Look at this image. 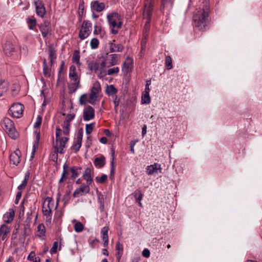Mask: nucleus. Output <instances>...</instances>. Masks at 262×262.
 <instances>
[{"instance_id": "1", "label": "nucleus", "mask_w": 262, "mask_h": 262, "mask_svg": "<svg viewBox=\"0 0 262 262\" xmlns=\"http://www.w3.org/2000/svg\"><path fill=\"white\" fill-rule=\"evenodd\" d=\"M193 18L194 26L199 30L204 32L209 28L211 19L207 9L196 10Z\"/></svg>"}, {"instance_id": "2", "label": "nucleus", "mask_w": 262, "mask_h": 262, "mask_svg": "<svg viewBox=\"0 0 262 262\" xmlns=\"http://www.w3.org/2000/svg\"><path fill=\"white\" fill-rule=\"evenodd\" d=\"M61 129L59 126L56 128V145H54V151L53 156L54 157L56 160L58 158V152L60 154L64 153V148L66 147V144L68 141L69 138L64 137H61Z\"/></svg>"}, {"instance_id": "3", "label": "nucleus", "mask_w": 262, "mask_h": 262, "mask_svg": "<svg viewBox=\"0 0 262 262\" xmlns=\"http://www.w3.org/2000/svg\"><path fill=\"white\" fill-rule=\"evenodd\" d=\"M2 126L11 138L16 139L18 137L14 124L10 119L5 118L2 122Z\"/></svg>"}, {"instance_id": "4", "label": "nucleus", "mask_w": 262, "mask_h": 262, "mask_svg": "<svg viewBox=\"0 0 262 262\" xmlns=\"http://www.w3.org/2000/svg\"><path fill=\"white\" fill-rule=\"evenodd\" d=\"M92 31V24L88 20L83 21L81 29L79 33V37L81 39L87 38Z\"/></svg>"}, {"instance_id": "5", "label": "nucleus", "mask_w": 262, "mask_h": 262, "mask_svg": "<svg viewBox=\"0 0 262 262\" xmlns=\"http://www.w3.org/2000/svg\"><path fill=\"white\" fill-rule=\"evenodd\" d=\"M100 91L101 86L100 84L98 82L95 83L91 90L89 100L88 101L90 103L92 104L94 103L98 97V94Z\"/></svg>"}, {"instance_id": "6", "label": "nucleus", "mask_w": 262, "mask_h": 262, "mask_svg": "<svg viewBox=\"0 0 262 262\" xmlns=\"http://www.w3.org/2000/svg\"><path fill=\"white\" fill-rule=\"evenodd\" d=\"M107 17L110 27L112 28L111 30L112 33L114 34H116L118 33V30L115 28L117 21L119 19V14L117 13L109 14Z\"/></svg>"}, {"instance_id": "7", "label": "nucleus", "mask_w": 262, "mask_h": 262, "mask_svg": "<svg viewBox=\"0 0 262 262\" xmlns=\"http://www.w3.org/2000/svg\"><path fill=\"white\" fill-rule=\"evenodd\" d=\"M23 105L20 103H14L9 110V113L13 117L19 118L23 114Z\"/></svg>"}, {"instance_id": "8", "label": "nucleus", "mask_w": 262, "mask_h": 262, "mask_svg": "<svg viewBox=\"0 0 262 262\" xmlns=\"http://www.w3.org/2000/svg\"><path fill=\"white\" fill-rule=\"evenodd\" d=\"M117 62V55L116 54H111L107 55L106 58H104L101 61L100 66L102 68H109L116 64Z\"/></svg>"}, {"instance_id": "9", "label": "nucleus", "mask_w": 262, "mask_h": 262, "mask_svg": "<svg viewBox=\"0 0 262 262\" xmlns=\"http://www.w3.org/2000/svg\"><path fill=\"white\" fill-rule=\"evenodd\" d=\"M83 120L89 121L93 119L95 117L94 109L91 106H87L83 110Z\"/></svg>"}, {"instance_id": "10", "label": "nucleus", "mask_w": 262, "mask_h": 262, "mask_svg": "<svg viewBox=\"0 0 262 262\" xmlns=\"http://www.w3.org/2000/svg\"><path fill=\"white\" fill-rule=\"evenodd\" d=\"M90 191V187L88 185L82 184L79 188H77L74 192L73 196L74 198H77L86 194Z\"/></svg>"}, {"instance_id": "11", "label": "nucleus", "mask_w": 262, "mask_h": 262, "mask_svg": "<svg viewBox=\"0 0 262 262\" xmlns=\"http://www.w3.org/2000/svg\"><path fill=\"white\" fill-rule=\"evenodd\" d=\"M153 4L151 2H147L145 4L144 9L143 11L144 18H151L152 13Z\"/></svg>"}, {"instance_id": "12", "label": "nucleus", "mask_w": 262, "mask_h": 262, "mask_svg": "<svg viewBox=\"0 0 262 262\" xmlns=\"http://www.w3.org/2000/svg\"><path fill=\"white\" fill-rule=\"evenodd\" d=\"M36 12L41 17H43L46 13V9L42 2L38 1L34 2Z\"/></svg>"}, {"instance_id": "13", "label": "nucleus", "mask_w": 262, "mask_h": 262, "mask_svg": "<svg viewBox=\"0 0 262 262\" xmlns=\"http://www.w3.org/2000/svg\"><path fill=\"white\" fill-rule=\"evenodd\" d=\"M20 151L16 150L14 152L11 153L10 156V162L15 165H18L20 162Z\"/></svg>"}, {"instance_id": "14", "label": "nucleus", "mask_w": 262, "mask_h": 262, "mask_svg": "<svg viewBox=\"0 0 262 262\" xmlns=\"http://www.w3.org/2000/svg\"><path fill=\"white\" fill-rule=\"evenodd\" d=\"M159 170L161 172V165L158 163L148 166L146 168V173L148 175H151L154 173H157V170Z\"/></svg>"}, {"instance_id": "15", "label": "nucleus", "mask_w": 262, "mask_h": 262, "mask_svg": "<svg viewBox=\"0 0 262 262\" xmlns=\"http://www.w3.org/2000/svg\"><path fill=\"white\" fill-rule=\"evenodd\" d=\"M91 8L98 12L102 11L105 8V4L103 3H99L95 1L91 3Z\"/></svg>"}, {"instance_id": "16", "label": "nucleus", "mask_w": 262, "mask_h": 262, "mask_svg": "<svg viewBox=\"0 0 262 262\" xmlns=\"http://www.w3.org/2000/svg\"><path fill=\"white\" fill-rule=\"evenodd\" d=\"M76 68L74 66H71L70 68L69 78L73 81H80V79L76 72Z\"/></svg>"}, {"instance_id": "17", "label": "nucleus", "mask_w": 262, "mask_h": 262, "mask_svg": "<svg viewBox=\"0 0 262 262\" xmlns=\"http://www.w3.org/2000/svg\"><path fill=\"white\" fill-rule=\"evenodd\" d=\"M54 206V202L53 199L50 197H47L43 203L42 208L52 210Z\"/></svg>"}, {"instance_id": "18", "label": "nucleus", "mask_w": 262, "mask_h": 262, "mask_svg": "<svg viewBox=\"0 0 262 262\" xmlns=\"http://www.w3.org/2000/svg\"><path fill=\"white\" fill-rule=\"evenodd\" d=\"M10 230L8 226L5 225H2L0 228V237L2 236L3 241L6 240L7 234L10 232Z\"/></svg>"}, {"instance_id": "19", "label": "nucleus", "mask_w": 262, "mask_h": 262, "mask_svg": "<svg viewBox=\"0 0 262 262\" xmlns=\"http://www.w3.org/2000/svg\"><path fill=\"white\" fill-rule=\"evenodd\" d=\"M116 250L117 251L116 254V258L118 261H120L121 257L123 255V245L119 242L116 243Z\"/></svg>"}, {"instance_id": "20", "label": "nucleus", "mask_w": 262, "mask_h": 262, "mask_svg": "<svg viewBox=\"0 0 262 262\" xmlns=\"http://www.w3.org/2000/svg\"><path fill=\"white\" fill-rule=\"evenodd\" d=\"M80 81H73V82L69 84L68 86L69 93L70 94H73L75 93L78 89L80 88Z\"/></svg>"}, {"instance_id": "21", "label": "nucleus", "mask_w": 262, "mask_h": 262, "mask_svg": "<svg viewBox=\"0 0 262 262\" xmlns=\"http://www.w3.org/2000/svg\"><path fill=\"white\" fill-rule=\"evenodd\" d=\"M9 85L7 81L0 80V97L2 96L8 90Z\"/></svg>"}, {"instance_id": "22", "label": "nucleus", "mask_w": 262, "mask_h": 262, "mask_svg": "<svg viewBox=\"0 0 262 262\" xmlns=\"http://www.w3.org/2000/svg\"><path fill=\"white\" fill-rule=\"evenodd\" d=\"M94 164L95 166L101 168L105 164V158L103 156H101L100 157H97L94 161Z\"/></svg>"}, {"instance_id": "23", "label": "nucleus", "mask_w": 262, "mask_h": 262, "mask_svg": "<svg viewBox=\"0 0 262 262\" xmlns=\"http://www.w3.org/2000/svg\"><path fill=\"white\" fill-rule=\"evenodd\" d=\"M40 30L41 32L42 35L43 37H46L48 33L50 31V28L49 27V23L48 22H44L40 27Z\"/></svg>"}, {"instance_id": "24", "label": "nucleus", "mask_w": 262, "mask_h": 262, "mask_svg": "<svg viewBox=\"0 0 262 262\" xmlns=\"http://www.w3.org/2000/svg\"><path fill=\"white\" fill-rule=\"evenodd\" d=\"M123 49V46L121 44H115L113 42L110 43V50L111 52H122Z\"/></svg>"}, {"instance_id": "25", "label": "nucleus", "mask_w": 262, "mask_h": 262, "mask_svg": "<svg viewBox=\"0 0 262 262\" xmlns=\"http://www.w3.org/2000/svg\"><path fill=\"white\" fill-rule=\"evenodd\" d=\"M83 177L85 180L88 184H91L93 182V179L91 177V169L87 167L85 168L83 174Z\"/></svg>"}, {"instance_id": "26", "label": "nucleus", "mask_w": 262, "mask_h": 262, "mask_svg": "<svg viewBox=\"0 0 262 262\" xmlns=\"http://www.w3.org/2000/svg\"><path fill=\"white\" fill-rule=\"evenodd\" d=\"M15 213L13 209H10L8 212L5 213L4 215L5 222L9 223L12 221Z\"/></svg>"}, {"instance_id": "27", "label": "nucleus", "mask_w": 262, "mask_h": 262, "mask_svg": "<svg viewBox=\"0 0 262 262\" xmlns=\"http://www.w3.org/2000/svg\"><path fill=\"white\" fill-rule=\"evenodd\" d=\"M98 196V201L100 204V210L101 212L104 211V195L100 192H97Z\"/></svg>"}, {"instance_id": "28", "label": "nucleus", "mask_w": 262, "mask_h": 262, "mask_svg": "<svg viewBox=\"0 0 262 262\" xmlns=\"http://www.w3.org/2000/svg\"><path fill=\"white\" fill-rule=\"evenodd\" d=\"M4 50L6 54L10 55L14 51V48L10 43H7L4 47Z\"/></svg>"}, {"instance_id": "29", "label": "nucleus", "mask_w": 262, "mask_h": 262, "mask_svg": "<svg viewBox=\"0 0 262 262\" xmlns=\"http://www.w3.org/2000/svg\"><path fill=\"white\" fill-rule=\"evenodd\" d=\"M88 69L91 71L97 72L99 69V64L98 63L94 61H91L88 63Z\"/></svg>"}, {"instance_id": "30", "label": "nucleus", "mask_w": 262, "mask_h": 262, "mask_svg": "<svg viewBox=\"0 0 262 262\" xmlns=\"http://www.w3.org/2000/svg\"><path fill=\"white\" fill-rule=\"evenodd\" d=\"M112 161L111 162V172H110V178L113 179L114 178L115 169H114V150L112 148Z\"/></svg>"}, {"instance_id": "31", "label": "nucleus", "mask_w": 262, "mask_h": 262, "mask_svg": "<svg viewBox=\"0 0 262 262\" xmlns=\"http://www.w3.org/2000/svg\"><path fill=\"white\" fill-rule=\"evenodd\" d=\"M105 91L108 95L112 96L117 93V90L114 85H110L106 86Z\"/></svg>"}, {"instance_id": "32", "label": "nucleus", "mask_w": 262, "mask_h": 262, "mask_svg": "<svg viewBox=\"0 0 262 262\" xmlns=\"http://www.w3.org/2000/svg\"><path fill=\"white\" fill-rule=\"evenodd\" d=\"M42 211L43 215L46 217V221L50 223L52 220V211L51 210L42 208Z\"/></svg>"}, {"instance_id": "33", "label": "nucleus", "mask_w": 262, "mask_h": 262, "mask_svg": "<svg viewBox=\"0 0 262 262\" xmlns=\"http://www.w3.org/2000/svg\"><path fill=\"white\" fill-rule=\"evenodd\" d=\"M68 165L67 164H64L63 167V172L62 173L61 178L59 180V183L63 182L67 178L68 174Z\"/></svg>"}, {"instance_id": "34", "label": "nucleus", "mask_w": 262, "mask_h": 262, "mask_svg": "<svg viewBox=\"0 0 262 262\" xmlns=\"http://www.w3.org/2000/svg\"><path fill=\"white\" fill-rule=\"evenodd\" d=\"M39 139H40V135H39V133H38L36 134V141H35V143L33 145V150H32V155H31V159H32L33 158L34 155V153H35V152L36 151V148L38 147V144H39Z\"/></svg>"}, {"instance_id": "35", "label": "nucleus", "mask_w": 262, "mask_h": 262, "mask_svg": "<svg viewBox=\"0 0 262 262\" xmlns=\"http://www.w3.org/2000/svg\"><path fill=\"white\" fill-rule=\"evenodd\" d=\"M80 55L79 52L78 50L74 51L72 57V61L74 63H76L77 64H80Z\"/></svg>"}, {"instance_id": "36", "label": "nucleus", "mask_w": 262, "mask_h": 262, "mask_svg": "<svg viewBox=\"0 0 262 262\" xmlns=\"http://www.w3.org/2000/svg\"><path fill=\"white\" fill-rule=\"evenodd\" d=\"M28 259L33 262H40V259L39 257H36L34 252H31L28 256Z\"/></svg>"}, {"instance_id": "37", "label": "nucleus", "mask_w": 262, "mask_h": 262, "mask_svg": "<svg viewBox=\"0 0 262 262\" xmlns=\"http://www.w3.org/2000/svg\"><path fill=\"white\" fill-rule=\"evenodd\" d=\"M133 195L135 198L136 201H141L143 196V194L142 193L141 191L139 189L136 190L134 193Z\"/></svg>"}, {"instance_id": "38", "label": "nucleus", "mask_w": 262, "mask_h": 262, "mask_svg": "<svg viewBox=\"0 0 262 262\" xmlns=\"http://www.w3.org/2000/svg\"><path fill=\"white\" fill-rule=\"evenodd\" d=\"M150 102V97L149 96V94L143 93L142 95V103L143 104H149Z\"/></svg>"}, {"instance_id": "39", "label": "nucleus", "mask_w": 262, "mask_h": 262, "mask_svg": "<svg viewBox=\"0 0 262 262\" xmlns=\"http://www.w3.org/2000/svg\"><path fill=\"white\" fill-rule=\"evenodd\" d=\"M62 126L63 128V134L66 136L68 135L70 133V123H68L64 121Z\"/></svg>"}, {"instance_id": "40", "label": "nucleus", "mask_w": 262, "mask_h": 262, "mask_svg": "<svg viewBox=\"0 0 262 262\" xmlns=\"http://www.w3.org/2000/svg\"><path fill=\"white\" fill-rule=\"evenodd\" d=\"M27 23L28 25L29 29L32 30L36 25V19L28 18Z\"/></svg>"}, {"instance_id": "41", "label": "nucleus", "mask_w": 262, "mask_h": 262, "mask_svg": "<svg viewBox=\"0 0 262 262\" xmlns=\"http://www.w3.org/2000/svg\"><path fill=\"white\" fill-rule=\"evenodd\" d=\"M81 168L79 167H72L71 168V171L72 172L71 178L73 179H75L78 174V170H80Z\"/></svg>"}, {"instance_id": "42", "label": "nucleus", "mask_w": 262, "mask_h": 262, "mask_svg": "<svg viewBox=\"0 0 262 262\" xmlns=\"http://www.w3.org/2000/svg\"><path fill=\"white\" fill-rule=\"evenodd\" d=\"M28 179L29 175L26 174L24 181H23L22 183L17 187V189L20 190L24 189L27 185Z\"/></svg>"}, {"instance_id": "43", "label": "nucleus", "mask_w": 262, "mask_h": 262, "mask_svg": "<svg viewBox=\"0 0 262 262\" xmlns=\"http://www.w3.org/2000/svg\"><path fill=\"white\" fill-rule=\"evenodd\" d=\"M165 64L168 70L172 68V59L170 56H167L166 57Z\"/></svg>"}, {"instance_id": "44", "label": "nucleus", "mask_w": 262, "mask_h": 262, "mask_svg": "<svg viewBox=\"0 0 262 262\" xmlns=\"http://www.w3.org/2000/svg\"><path fill=\"white\" fill-rule=\"evenodd\" d=\"M83 225L80 222H77L74 225V229L76 232H80L83 230Z\"/></svg>"}, {"instance_id": "45", "label": "nucleus", "mask_w": 262, "mask_h": 262, "mask_svg": "<svg viewBox=\"0 0 262 262\" xmlns=\"http://www.w3.org/2000/svg\"><path fill=\"white\" fill-rule=\"evenodd\" d=\"M90 45L92 49H96L99 45V40L96 38H93L91 40Z\"/></svg>"}, {"instance_id": "46", "label": "nucleus", "mask_w": 262, "mask_h": 262, "mask_svg": "<svg viewBox=\"0 0 262 262\" xmlns=\"http://www.w3.org/2000/svg\"><path fill=\"white\" fill-rule=\"evenodd\" d=\"M82 142L80 141H76L75 142L72 146V149L74 150L75 152H77L81 146Z\"/></svg>"}, {"instance_id": "47", "label": "nucleus", "mask_w": 262, "mask_h": 262, "mask_svg": "<svg viewBox=\"0 0 262 262\" xmlns=\"http://www.w3.org/2000/svg\"><path fill=\"white\" fill-rule=\"evenodd\" d=\"M107 178V176L106 174H102L100 178L97 177L96 180L98 183L103 184L104 183Z\"/></svg>"}, {"instance_id": "48", "label": "nucleus", "mask_w": 262, "mask_h": 262, "mask_svg": "<svg viewBox=\"0 0 262 262\" xmlns=\"http://www.w3.org/2000/svg\"><path fill=\"white\" fill-rule=\"evenodd\" d=\"M49 58L50 59H56V55L55 50L52 48V47L50 46L49 47Z\"/></svg>"}, {"instance_id": "49", "label": "nucleus", "mask_w": 262, "mask_h": 262, "mask_svg": "<svg viewBox=\"0 0 262 262\" xmlns=\"http://www.w3.org/2000/svg\"><path fill=\"white\" fill-rule=\"evenodd\" d=\"M108 230V228L107 227H104L102 228L101 233L102 234V238H108L107 232Z\"/></svg>"}, {"instance_id": "50", "label": "nucleus", "mask_w": 262, "mask_h": 262, "mask_svg": "<svg viewBox=\"0 0 262 262\" xmlns=\"http://www.w3.org/2000/svg\"><path fill=\"white\" fill-rule=\"evenodd\" d=\"M93 123L87 124L85 125V132L87 135H90L93 129Z\"/></svg>"}, {"instance_id": "51", "label": "nucleus", "mask_w": 262, "mask_h": 262, "mask_svg": "<svg viewBox=\"0 0 262 262\" xmlns=\"http://www.w3.org/2000/svg\"><path fill=\"white\" fill-rule=\"evenodd\" d=\"M37 231L40 232L41 236V235H43L45 233V226L42 224H39L37 226Z\"/></svg>"}, {"instance_id": "52", "label": "nucleus", "mask_w": 262, "mask_h": 262, "mask_svg": "<svg viewBox=\"0 0 262 262\" xmlns=\"http://www.w3.org/2000/svg\"><path fill=\"white\" fill-rule=\"evenodd\" d=\"M119 71V69L118 67L111 68L108 70L107 74L108 75H112L113 74H117Z\"/></svg>"}, {"instance_id": "53", "label": "nucleus", "mask_w": 262, "mask_h": 262, "mask_svg": "<svg viewBox=\"0 0 262 262\" xmlns=\"http://www.w3.org/2000/svg\"><path fill=\"white\" fill-rule=\"evenodd\" d=\"M43 74L46 77H50L51 75V70L48 68V65L46 67H43Z\"/></svg>"}, {"instance_id": "54", "label": "nucleus", "mask_w": 262, "mask_h": 262, "mask_svg": "<svg viewBox=\"0 0 262 262\" xmlns=\"http://www.w3.org/2000/svg\"><path fill=\"white\" fill-rule=\"evenodd\" d=\"M58 244L57 242H54L52 247L50 249V253L51 254H55L57 252Z\"/></svg>"}, {"instance_id": "55", "label": "nucleus", "mask_w": 262, "mask_h": 262, "mask_svg": "<svg viewBox=\"0 0 262 262\" xmlns=\"http://www.w3.org/2000/svg\"><path fill=\"white\" fill-rule=\"evenodd\" d=\"M87 99V95L86 94H82L79 98V103L82 105L85 104Z\"/></svg>"}, {"instance_id": "56", "label": "nucleus", "mask_w": 262, "mask_h": 262, "mask_svg": "<svg viewBox=\"0 0 262 262\" xmlns=\"http://www.w3.org/2000/svg\"><path fill=\"white\" fill-rule=\"evenodd\" d=\"M75 118V114H68L66 116V119L64 121L67 122L68 123H71V121H72Z\"/></svg>"}, {"instance_id": "57", "label": "nucleus", "mask_w": 262, "mask_h": 262, "mask_svg": "<svg viewBox=\"0 0 262 262\" xmlns=\"http://www.w3.org/2000/svg\"><path fill=\"white\" fill-rule=\"evenodd\" d=\"M41 122H42V117L40 116H38L36 118V122L34 125V127H36V128L39 127L41 125Z\"/></svg>"}, {"instance_id": "58", "label": "nucleus", "mask_w": 262, "mask_h": 262, "mask_svg": "<svg viewBox=\"0 0 262 262\" xmlns=\"http://www.w3.org/2000/svg\"><path fill=\"white\" fill-rule=\"evenodd\" d=\"M104 68H102V67L101 66L100 68V73L98 74V77L99 78H102L106 75V73L105 71L104 70Z\"/></svg>"}, {"instance_id": "59", "label": "nucleus", "mask_w": 262, "mask_h": 262, "mask_svg": "<svg viewBox=\"0 0 262 262\" xmlns=\"http://www.w3.org/2000/svg\"><path fill=\"white\" fill-rule=\"evenodd\" d=\"M133 60L129 57H127L123 63L124 67H127L128 68L129 66L132 63Z\"/></svg>"}, {"instance_id": "60", "label": "nucleus", "mask_w": 262, "mask_h": 262, "mask_svg": "<svg viewBox=\"0 0 262 262\" xmlns=\"http://www.w3.org/2000/svg\"><path fill=\"white\" fill-rule=\"evenodd\" d=\"M82 137H83V132H82V130L81 129L78 130L76 141H80L82 142Z\"/></svg>"}, {"instance_id": "61", "label": "nucleus", "mask_w": 262, "mask_h": 262, "mask_svg": "<svg viewBox=\"0 0 262 262\" xmlns=\"http://www.w3.org/2000/svg\"><path fill=\"white\" fill-rule=\"evenodd\" d=\"M146 21L144 25V30H145V32H144V33H146L147 32V31L148 30V29L149 28L150 20H151V19H150V18H146Z\"/></svg>"}, {"instance_id": "62", "label": "nucleus", "mask_w": 262, "mask_h": 262, "mask_svg": "<svg viewBox=\"0 0 262 262\" xmlns=\"http://www.w3.org/2000/svg\"><path fill=\"white\" fill-rule=\"evenodd\" d=\"M142 255L145 257L147 258L150 256V252L147 249H145L142 252Z\"/></svg>"}, {"instance_id": "63", "label": "nucleus", "mask_w": 262, "mask_h": 262, "mask_svg": "<svg viewBox=\"0 0 262 262\" xmlns=\"http://www.w3.org/2000/svg\"><path fill=\"white\" fill-rule=\"evenodd\" d=\"M21 191L18 192L16 195V198H15V204H18V203L21 198Z\"/></svg>"}, {"instance_id": "64", "label": "nucleus", "mask_w": 262, "mask_h": 262, "mask_svg": "<svg viewBox=\"0 0 262 262\" xmlns=\"http://www.w3.org/2000/svg\"><path fill=\"white\" fill-rule=\"evenodd\" d=\"M94 28H95V29L94 31V34H99V33H100L101 30V27L96 25Z\"/></svg>"}]
</instances>
